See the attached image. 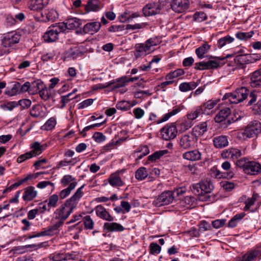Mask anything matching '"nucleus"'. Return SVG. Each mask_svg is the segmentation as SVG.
<instances>
[{
	"mask_svg": "<svg viewBox=\"0 0 261 261\" xmlns=\"http://www.w3.org/2000/svg\"><path fill=\"white\" fill-rule=\"evenodd\" d=\"M84 185L77 189L75 193L67 199L64 203L54 212V218L62 221L64 223L65 221L73 212L74 209L77 206L79 200L83 195L82 189Z\"/></svg>",
	"mask_w": 261,
	"mask_h": 261,
	"instance_id": "f257e3e1",
	"label": "nucleus"
},
{
	"mask_svg": "<svg viewBox=\"0 0 261 261\" xmlns=\"http://www.w3.org/2000/svg\"><path fill=\"white\" fill-rule=\"evenodd\" d=\"M231 114V110L229 108H225L221 110L215 117V121L217 123H223L227 127L231 123L236 122L238 118L235 117H228Z\"/></svg>",
	"mask_w": 261,
	"mask_h": 261,
	"instance_id": "f03ea898",
	"label": "nucleus"
},
{
	"mask_svg": "<svg viewBox=\"0 0 261 261\" xmlns=\"http://www.w3.org/2000/svg\"><path fill=\"white\" fill-rule=\"evenodd\" d=\"M201 190L202 192V195L199 197V200L201 201H209L213 202L214 200V197L211 194V192L214 189L213 185L211 182L208 181H204L200 182Z\"/></svg>",
	"mask_w": 261,
	"mask_h": 261,
	"instance_id": "7ed1b4c3",
	"label": "nucleus"
},
{
	"mask_svg": "<svg viewBox=\"0 0 261 261\" xmlns=\"http://www.w3.org/2000/svg\"><path fill=\"white\" fill-rule=\"evenodd\" d=\"M261 133V123L258 121L250 122L246 127L243 133L247 138H253Z\"/></svg>",
	"mask_w": 261,
	"mask_h": 261,
	"instance_id": "20e7f679",
	"label": "nucleus"
},
{
	"mask_svg": "<svg viewBox=\"0 0 261 261\" xmlns=\"http://www.w3.org/2000/svg\"><path fill=\"white\" fill-rule=\"evenodd\" d=\"M174 199L172 191H165L162 192L156 199L153 203L156 206L168 205L172 203Z\"/></svg>",
	"mask_w": 261,
	"mask_h": 261,
	"instance_id": "39448f33",
	"label": "nucleus"
},
{
	"mask_svg": "<svg viewBox=\"0 0 261 261\" xmlns=\"http://www.w3.org/2000/svg\"><path fill=\"white\" fill-rule=\"evenodd\" d=\"M153 45L150 39L147 40L144 43L137 44L135 47V56L138 58L149 54L151 52V47Z\"/></svg>",
	"mask_w": 261,
	"mask_h": 261,
	"instance_id": "423d86ee",
	"label": "nucleus"
},
{
	"mask_svg": "<svg viewBox=\"0 0 261 261\" xmlns=\"http://www.w3.org/2000/svg\"><path fill=\"white\" fill-rule=\"evenodd\" d=\"M163 139L170 140L176 137L177 135V126L174 123L168 124L161 129Z\"/></svg>",
	"mask_w": 261,
	"mask_h": 261,
	"instance_id": "0eeeda50",
	"label": "nucleus"
},
{
	"mask_svg": "<svg viewBox=\"0 0 261 261\" xmlns=\"http://www.w3.org/2000/svg\"><path fill=\"white\" fill-rule=\"evenodd\" d=\"M21 38V36L17 33L10 32L2 37V45L3 47H8L14 44L18 43Z\"/></svg>",
	"mask_w": 261,
	"mask_h": 261,
	"instance_id": "6e6552de",
	"label": "nucleus"
},
{
	"mask_svg": "<svg viewBox=\"0 0 261 261\" xmlns=\"http://www.w3.org/2000/svg\"><path fill=\"white\" fill-rule=\"evenodd\" d=\"M248 106H253L252 111L254 114H261V99L257 100V95L255 92H251L248 96Z\"/></svg>",
	"mask_w": 261,
	"mask_h": 261,
	"instance_id": "1a4fd4ad",
	"label": "nucleus"
},
{
	"mask_svg": "<svg viewBox=\"0 0 261 261\" xmlns=\"http://www.w3.org/2000/svg\"><path fill=\"white\" fill-rule=\"evenodd\" d=\"M171 9L176 13H182L189 8L188 0H172L170 4Z\"/></svg>",
	"mask_w": 261,
	"mask_h": 261,
	"instance_id": "9d476101",
	"label": "nucleus"
},
{
	"mask_svg": "<svg viewBox=\"0 0 261 261\" xmlns=\"http://www.w3.org/2000/svg\"><path fill=\"white\" fill-rule=\"evenodd\" d=\"M161 7L159 3L152 2L146 5L143 8V13L146 16H152L160 12Z\"/></svg>",
	"mask_w": 261,
	"mask_h": 261,
	"instance_id": "9b49d317",
	"label": "nucleus"
},
{
	"mask_svg": "<svg viewBox=\"0 0 261 261\" xmlns=\"http://www.w3.org/2000/svg\"><path fill=\"white\" fill-rule=\"evenodd\" d=\"M195 141L193 135H184L180 139L179 146L183 149H188L194 145Z\"/></svg>",
	"mask_w": 261,
	"mask_h": 261,
	"instance_id": "f8f14e48",
	"label": "nucleus"
},
{
	"mask_svg": "<svg viewBox=\"0 0 261 261\" xmlns=\"http://www.w3.org/2000/svg\"><path fill=\"white\" fill-rule=\"evenodd\" d=\"M95 210L97 216L100 219L109 222H112L114 220V217L111 216L102 205H97Z\"/></svg>",
	"mask_w": 261,
	"mask_h": 261,
	"instance_id": "ddd939ff",
	"label": "nucleus"
},
{
	"mask_svg": "<svg viewBox=\"0 0 261 261\" xmlns=\"http://www.w3.org/2000/svg\"><path fill=\"white\" fill-rule=\"evenodd\" d=\"M245 173L250 175H256L261 172V165L254 161H250L246 166Z\"/></svg>",
	"mask_w": 261,
	"mask_h": 261,
	"instance_id": "4468645a",
	"label": "nucleus"
},
{
	"mask_svg": "<svg viewBox=\"0 0 261 261\" xmlns=\"http://www.w3.org/2000/svg\"><path fill=\"white\" fill-rule=\"evenodd\" d=\"M250 84L253 88L261 87V70H257L250 75Z\"/></svg>",
	"mask_w": 261,
	"mask_h": 261,
	"instance_id": "2eb2a0df",
	"label": "nucleus"
},
{
	"mask_svg": "<svg viewBox=\"0 0 261 261\" xmlns=\"http://www.w3.org/2000/svg\"><path fill=\"white\" fill-rule=\"evenodd\" d=\"M214 146L216 148H224L228 145V137L226 136H218L213 139Z\"/></svg>",
	"mask_w": 261,
	"mask_h": 261,
	"instance_id": "dca6fc26",
	"label": "nucleus"
},
{
	"mask_svg": "<svg viewBox=\"0 0 261 261\" xmlns=\"http://www.w3.org/2000/svg\"><path fill=\"white\" fill-rule=\"evenodd\" d=\"M63 223L59 220L53 225L49 226L47 229L41 231L40 235L43 236H53L59 232V228L63 225Z\"/></svg>",
	"mask_w": 261,
	"mask_h": 261,
	"instance_id": "f3484780",
	"label": "nucleus"
},
{
	"mask_svg": "<svg viewBox=\"0 0 261 261\" xmlns=\"http://www.w3.org/2000/svg\"><path fill=\"white\" fill-rule=\"evenodd\" d=\"M182 157L189 161H196L201 160V153L198 149H194L185 152Z\"/></svg>",
	"mask_w": 261,
	"mask_h": 261,
	"instance_id": "a211bd4d",
	"label": "nucleus"
},
{
	"mask_svg": "<svg viewBox=\"0 0 261 261\" xmlns=\"http://www.w3.org/2000/svg\"><path fill=\"white\" fill-rule=\"evenodd\" d=\"M101 27V23L99 22H92L86 24L83 27V32L85 33H90L97 32Z\"/></svg>",
	"mask_w": 261,
	"mask_h": 261,
	"instance_id": "6ab92c4d",
	"label": "nucleus"
},
{
	"mask_svg": "<svg viewBox=\"0 0 261 261\" xmlns=\"http://www.w3.org/2000/svg\"><path fill=\"white\" fill-rule=\"evenodd\" d=\"M103 229L107 232H121L124 230V227L116 222H106L103 224Z\"/></svg>",
	"mask_w": 261,
	"mask_h": 261,
	"instance_id": "aec40b11",
	"label": "nucleus"
},
{
	"mask_svg": "<svg viewBox=\"0 0 261 261\" xmlns=\"http://www.w3.org/2000/svg\"><path fill=\"white\" fill-rule=\"evenodd\" d=\"M121 172L120 171H117L116 172L112 173L110 175L108 178L109 184L113 187H121L123 185L119 173Z\"/></svg>",
	"mask_w": 261,
	"mask_h": 261,
	"instance_id": "412c9836",
	"label": "nucleus"
},
{
	"mask_svg": "<svg viewBox=\"0 0 261 261\" xmlns=\"http://www.w3.org/2000/svg\"><path fill=\"white\" fill-rule=\"evenodd\" d=\"M102 6L100 0H88L85 9L86 11H98Z\"/></svg>",
	"mask_w": 261,
	"mask_h": 261,
	"instance_id": "4be33fe9",
	"label": "nucleus"
},
{
	"mask_svg": "<svg viewBox=\"0 0 261 261\" xmlns=\"http://www.w3.org/2000/svg\"><path fill=\"white\" fill-rule=\"evenodd\" d=\"M46 147L47 145L46 144L41 145L38 142H35L31 146L32 150L29 152L31 153V156L33 158L40 154L46 149Z\"/></svg>",
	"mask_w": 261,
	"mask_h": 261,
	"instance_id": "5701e85b",
	"label": "nucleus"
},
{
	"mask_svg": "<svg viewBox=\"0 0 261 261\" xmlns=\"http://www.w3.org/2000/svg\"><path fill=\"white\" fill-rule=\"evenodd\" d=\"M41 15L42 17V21L44 22L49 21H54L59 16L58 12L54 9H48L45 12V16H44L43 13H41Z\"/></svg>",
	"mask_w": 261,
	"mask_h": 261,
	"instance_id": "b1692460",
	"label": "nucleus"
},
{
	"mask_svg": "<svg viewBox=\"0 0 261 261\" xmlns=\"http://www.w3.org/2000/svg\"><path fill=\"white\" fill-rule=\"evenodd\" d=\"M37 196V191L33 186H29L25 188L22 198L24 201H29L33 200Z\"/></svg>",
	"mask_w": 261,
	"mask_h": 261,
	"instance_id": "393cba45",
	"label": "nucleus"
},
{
	"mask_svg": "<svg viewBox=\"0 0 261 261\" xmlns=\"http://www.w3.org/2000/svg\"><path fill=\"white\" fill-rule=\"evenodd\" d=\"M207 130V124L206 122H203L194 126L193 128V133L197 136L203 135Z\"/></svg>",
	"mask_w": 261,
	"mask_h": 261,
	"instance_id": "a878e982",
	"label": "nucleus"
},
{
	"mask_svg": "<svg viewBox=\"0 0 261 261\" xmlns=\"http://www.w3.org/2000/svg\"><path fill=\"white\" fill-rule=\"evenodd\" d=\"M66 23L68 29H73L80 28L82 24V20L76 17H72L67 19Z\"/></svg>",
	"mask_w": 261,
	"mask_h": 261,
	"instance_id": "bb28decb",
	"label": "nucleus"
},
{
	"mask_svg": "<svg viewBox=\"0 0 261 261\" xmlns=\"http://www.w3.org/2000/svg\"><path fill=\"white\" fill-rule=\"evenodd\" d=\"M43 39L46 42H53L58 39V35L56 31L50 29L44 33Z\"/></svg>",
	"mask_w": 261,
	"mask_h": 261,
	"instance_id": "cd10ccee",
	"label": "nucleus"
},
{
	"mask_svg": "<svg viewBox=\"0 0 261 261\" xmlns=\"http://www.w3.org/2000/svg\"><path fill=\"white\" fill-rule=\"evenodd\" d=\"M211 46L206 42H204L201 46L196 49L195 53L199 59H203L204 55L208 52Z\"/></svg>",
	"mask_w": 261,
	"mask_h": 261,
	"instance_id": "c85d7f7f",
	"label": "nucleus"
},
{
	"mask_svg": "<svg viewBox=\"0 0 261 261\" xmlns=\"http://www.w3.org/2000/svg\"><path fill=\"white\" fill-rule=\"evenodd\" d=\"M19 87L20 83L19 82H15L11 87L7 88L5 93L10 96L16 95L17 94L20 93L19 90Z\"/></svg>",
	"mask_w": 261,
	"mask_h": 261,
	"instance_id": "c756f323",
	"label": "nucleus"
},
{
	"mask_svg": "<svg viewBox=\"0 0 261 261\" xmlns=\"http://www.w3.org/2000/svg\"><path fill=\"white\" fill-rule=\"evenodd\" d=\"M219 101V99L210 100L200 107L202 108V110L203 111L204 114H208L209 112L207 110H210L214 108Z\"/></svg>",
	"mask_w": 261,
	"mask_h": 261,
	"instance_id": "7c9ffc66",
	"label": "nucleus"
},
{
	"mask_svg": "<svg viewBox=\"0 0 261 261\" xmlns=\"http://www.w3.org/2000/svg\"><path fill=\"white\" fill-rule=\"evenodd\" d=\"M235 92L238 95L239 102H241L247 98L249 90L246 87H242L237 89Z\"/></svg>",
	"mask_w": 261,
	"mask_h": 261,
	"instance_id": "2f4dec72",
	"label": "nucleus"
},
{
	"mask_svg": "<svg viewBox=\"0 0 261 261\" xmlns=\"http://www.w3.org/2000/svg\"><path fill=\"white\" fill-rule=\"evenodd\" d=\"M223 100H226V102H229L230 103H238L239 100L238 99V95L236 92L233 93H226L223 97Z\"/></svg>",
	"mask_w": 261,
	"mask_h": 261,
	"instance_id": "473e14b6",
	"label": "nucleus"
},
{
	"mask_svg": "<svg viewBox=\"0 0 261 261\" xmlns=\"http://www.w3.org/2000/svg\"><path fill=\"white\" fill-rule=\"evenodd\" d=\"M126 83L125 81V79L124 76H123L121 79H119L116 83L110 82L108 83H107L106 85L101 86V88H105L109 87L112 84H114L112 87V88L113 89H115L124 86L126 85Z\"/></svg>",
	"mask_w": 261,
	"mask_h": 261,
	"instance_id": "72a5a7b5",
	"label": "nucleus"
},
{
	"mask_svg": "<svg viewBox=\"0 0 261 261\" xmlns=\"http://www.w3.org/2000/svg\"><path fill=\"white\" fill-rule=\"evenodd\" d=\"M42 1V0H35L32 1L29 6V9L34 11H40L46 5V4H43Z\"/></svg>",
	"mask_w": 261,
	"mask_h": 261,
	"instance_id": "f704fd0d",
	"label": "nucleus"
},
{
	"mask_svg": "<svg viewBox=\"0 0 261 261\" xmlns=\"http://www.w3.org/2000/svg\"><path fill=\"white\" fill-rule=\"evenodd\" d=\"M202 108L200 106L197 107L195 110L192 111L190 113L187 115L188 120L192 122V120L196 119L199 116L204 114Z\"/></svg>",
	"mask_w": 261,
	"mask_h": 261,
	"instance_id": "c9c22d12",
	"label": "nucleus"
},
{
	"mask_svg": "<svg viewBox=\"0 0 261 261\" xmlns=\"http://www.w3.org/2000/svg\"><path fill=\"white\" fill-rule=\"evenodd\" d=\"M75 184V187L77 185V182L76 181V179L75 178L72 177V176L70 175H64L61 180V184L62 185L63 187H66L68 185H71V184Z\"/></svg>",
	"mask_w": 261,
	"mask_h": 261,
	"instance_id": "e433bc0d",
	"label": "nucleus"
},
{
	"mask_svg": "<svg viewBox=\"0 0 261 261\" xmlns=\"http://www.w3.org/2000/svg\"><path fill=\"white\" fill-rule=\"evenodd\" d=\"M167 150H162L154 152L152 154L148 156V160L152 162L156 161L157 160L160 159L164 154L168 153Z\"/></svg>",
	"mask_w": 261,
	"mask_h": 261,
	"instance_id": "4c0bfd02",
	"label": "nucleus"
},
{
	"mask_svg": "<svg viewBox=\"0 0 261 261\" xmlns=\"http://www.w3.org/2000/svg\"><path fill=\"white\" fill-rule=\"evenodd\" d=\"M148 176L146 168L143 167H140L136 172L135 177L139 180L145 179Z\"/></svg>",
	"mask_w": 261,
	"mask_h": 261,
	"instance_id": "58836bf2",
	"label": "nucleus"
},
{
	"mask_svg": "<svg viewBox=\"0 0 261 261\" xmlns=\"http://www.w3.org/2000/svg\"><path fill=\"white\" fill-rule=\"evenodd\" d=\"M259 197V195L257 193H254L250 198H248L247 200L245 202V206L244 208L245 211L249 210L250 207L253 205L255 202L257 200Z\"/></svg>",
	"mask_w": 261,
	"mask_h": 261,
	"instance_id": "ea45409f",
	"label": "nucleus"
},
{
	"mask_svg": "<svg viewBox=\"0 0 261 261\" xmlns=\"http://www.w3.org/2000/svg\"><path fill=\"white\" fill-rule=\"evenodd\" d=\"M81 54V51L77 47L71 48L66 52V57L69 59H74Z\"/></svg>",
	"mask_w": 261,
	"mask_h": 261,
	"instance_id": "a19ab883",
	"label": "nucleus"
},
{
	"mask_svg": "<svg viewBox=\"0 0 261 261\" xmlns=\"http://www.w3.org/2000/svg\"><path fill=\"white\" fill-rule=\"evenodd\" d=\"M234 38L230 36H226L219 39L217 42V45L219 48H222L226 44H229L232 42Z\"/></svg>",
	"mask_w": 261,
	"mask_h": 261,
	"instance_id": "79ce46f5",
	"label": "nucleus"
},
{
	"mask_svg": "<svg viewBox=\"0 0 261 261\" xmlns=\"http://www.w3.org/2000/svg\"><path fill=\"white\" fill-rule=\"evenodd\" d=\"M74 188L75 184L72 183L71 185H69V186L67 188L62 190L60 192L59 196L61 199L65 198L70 194L71 191L73 190Z\"/></svg>",
	"mask_w": 261,
	"mask_h": 261,
	"instance_id": "37998d69",
	"label": "nucleus"
},
{
	"mask_svg": "<svg viewBox=\"0 0 261 261\" xmlns=\"http://www.w3.org/2000/svg\"><path fill=\"white\" fill-rule=\"evenodd\" d=\"M185 71L182 69H178L167 74L165 78L167 80H172L174 78L183 75Z\"/></svg>",
	"mask_w": 261,
	"mask_h": 261,
	"instance_id": "c03bdc74",
	"label": "nucleus"
},
{
	"mask_svg": "<svg viewBox=\"0 0 261 261\" xmlns=\"http://www.w3.org/2000/svg\"><path fill=\"white\" fill-rule=\"evenodd\" d=\"M180 110V109L178 108L173 109L171 112L165 114L162 119L158 121V123H162L167 121L171 116L176 115L177 113L179 112Z\"/></svg>",
	"mask_w": 261,
	"mask_h": 261,
	"instance_id": "a18cd8bd",
	"label": "nucleus"
},
{
	"mask_svg": "<svg viewBox=\"0 0 261 261\" xmlns=\"http://www.w3.org/2000/svg\"><path fill=\"white\" fill-rule=\"evenodd\" d=\"M59 200V196L57 194H54L49 196L47 200L48 207L50 208H55L57 206V203Z\"/></svg>",
	"mask_w": 261,
	"mask_h": 261,
	"instance_id": "49530a36",
	"label": "nucleus"
},
{
	"mask_svg": "<svg viewBox=\"0 0 261 261\" xmlns=\"http://www.w3.org/2000/svg\"><path fill=\"white\" fill-rule=\"evenodd\" d=\"M41 108L38 105L33 106L30 110V115L34 118H37L41 115Z\"/></svg>",
	"mask_w": 261,
	"mask_h": 261,
	"instance_id": "de8ad7c7",
	"label": "nucleus"
},
{
	"mask_svg": "<svg viewBox=\"0 0 261 261\" xmlns=\"http://www.w3.org/2000/svg\"><path fill=\"white\" fill-rule=\"evenodd\" d=\"M254 34V32L253 31H251L249 32H238L236 34V37L240 40H247L248 39L250 38L253 34Z\"/></svg>",
	"mask_w": 261,
	"mask_h": 261,
	"instance_id": "09e8293b",
	"label": "nucleus"
},
{
	"mask_svg": "<svg viewBox=\"0 0 261 261\" xmlns=\"http://www.w3.org/2000/svg\"><path fill=\"white\" fill-rule=\"evenodd\" d=\"M84 223L86 229L90 230L93 229L94 222L90 216L88 215L84 217Z\"/></svg>",
	"mask_w": 261,
	"mask_h": 261,
	"instance_id": "8fccbe9b",
	"label": "nucleus"
},
{
	"mask_svg": "<svg viewBox=\"0 0 261 261\" xmlns=\"http://www.w3.org/2000/svg\"><path fill=\"white\" fill-rule=\"evenodd\" d=\"M149 250L151 254H159L161 251V247L156 243L152 242L149 245Z\"/></svg>",
	"mask_w": 261,
	"mask_h": 261,
	"instance_id": "3c124183",
	"label": "nucleus"
},
{
	"mask_svg": "<svg viewBox=\"0 0 261 261\" xmlns=\"http://www.w3.org/2000/svg\"><path fill=\"white\" fill-rule=\"evenodd\" d=\"M31 86L32 88L34 89L36 92H39L40 90H42V89H44L45 87L43 83L39 80L33 82L32 83Z\"/></svg>",
	"mask_w": 261,
	"mask_h": 261,
	"instance_id": "603ef678",
	"label": "nucleus"
},
{
	"mask_svg": "<svg viewBox=\"0 0 261 261\" xmlns=\"http://www.w3.org/2000/svg\"><path fill=\"white\" fill-rule=\"evenodd\" d=\"M220 60H210L207 62L208 70L217 69L220 66Z\"/></svg>",
	"mask_w": 261,
	"mask_h": 261,
	"instance_id": "864d4df0",
	"label": "nucleus"
},
{
	"mask_svg": "<svg viewBox=\"0 0 261 261\" xmlns=\"http://www.w3.org/2000/svg\"><path fill=\"white\" fill-rule=\"evenodd\" d=\"M191 190H192V192L194 193L195 195L198 196V199L199 200V197L201 195H202V192L201 190V186H200V182L198 184H193L191 187Z\"/></svg>",
	"mask_w": 261,
	"mask_h": 261,
	"instance_id": "5fc2aeb1",
	"label": "nucleus"
},
{
	"mask_svg": "<svg viewBox=\"0 0 261 261\" xmlns=\"http://www.w3.org/2000/svg\"><path fill=\"white\" fill-rule=\"evenodd\" d=\"M149 152V150L146 146H144L142 147L141 150L136 151L137 158V160H141L143 156L146 155Z\"/></svg>",
	"mask_w": 261,
	"mask_h": 261,
	"instance_id": "6e6d98bb",
	"label": "nucleus"
},
{
	"mask_svg": "<svg viewBox=\"0 0 261 261\" xmlns=\"http://www.w3.org/2000/svg\"><path fill=\"white\" fill-rule=\"evenodd\" d=\"M56 124V121L54 118H49L44 124V129L46 130H51Z\"/></svg>",
	"mask_w": 261,
	"mask_h": 261,
	"instance_id": "4d7b16f0",
	"label": "nucleus"
},
{
	"mask_svg": "<svg viewBox=\"0 0 261 261\" xmlns=\"http://www.w3.org/2000/svg\"><path fill=\"white\" fill-rule=\"evenodd\" d=\"M39 93L41 98L44 100H48L50 96V91L46 87L40 90Z\"/></svg>",
	"mask_w": 261,
	"mask_h": 261,
	"instance_id": "13d9d810",
	"label": "nucleus"
},
{
	"mask_svg": "<svg viewBox=\"0 0 261 261\" xmlns=\"http://www.w3.org/2000/svg\"><path fill=\"white\" fill-rule=\"evenodd\" d=\"M179 127V131L185 132L190 128L192 126V122L189 121H184L177 124Z\"/></svg>",
	"mask_w": 261,
	"mask_h": 261,
	"instance_id": "bf43d9fd",
	"label": "nucleus"
},
{
	"mask_svg": "<svg viewBox=\"0 0 261 261\" xmlns=\"http://www.w3.org/2000/svg\"><path fill=\"white\" fill-rule=\"evenodd\" d=\"M194 18L197 22H202L207 19V16L203 12H197L194 15Z\"/></svg>",
	"mask_w": 261,
	"mask_h": 261,
	"instance_id": "052dcab7",
	"label": "nucleus"
},
{
	"mask_svg": "<svg viewBox=\"0 0 261 261\" xmlns=\"http://www.w3.org/2000/svg\"><path fill=\"white\" fill-rule=\"evenodd\" d=\"M230 151L231 152V159L232 160H236L242 155L241 150L238 148H230Z\"/></svg>",
	"mask_w": 261,
	"mask_h": 261,
	"instance_id": "680f3d73",
	"label": "nucleus"
},
{
	"mask_svg": "<svg viewBox=\"0 0 261 261\" xmlns=\"http://www.w3.org/2000/svg\"><path fill=\"white\" fill-rule=\"evenodd\" d=\"M72 95V93H68L66 95H63L61 96V102L62 103V106L61 108H63L66 106V104L70 100L75 98L76 97H73L70 98V97Z\"/></svg>",
	"mask_w": 261,
	"mask_h": 261,
	"instance_id": "e2e57ef3",
	"label": "nucleus"
},
{
	"mask_svg": "<svg viewBox=\"0 0 261 261\" xmlns=\"http://www.w3.org/2000/svg\"><path fill=\"white\" fill-rule=\"evenodd\" d=\"M116 108L118 110L127 111L129 110L130 107L128 102L124 100L118 102L116 105Z\"/></svg>",
	"mask_w": 261,
	"mask_h": 261,
	"instance_id": "0e129e2a",
	"label": "nucleus"
},
{
	"mask_svg": "<svg viewBox=\"0 0 261 261\" xmlns=\"http://www.w3.org/2000/svg\"><path fill=\"white\" fill-rule=\"evenodd\" d=\"M250 161H248V159L244 158L241 159L239 160H238L236 162V165L241 168H242L245 171V169L246 168V166L248 165V163H249Z\"/></svg>",
	"mask_w": 261,
	"mask_h": 261,
	"instance_id": "69168bd1",
	"label": "nucleus"
},
{
	"mask_svg": "<svg viewBox=\"0 0 261 261\" xmlns=\"http://www.w3.org/2000/svg\"><path fill=\"white\" fill-rule=\"evenodd\" d=\"M92 138L97 143H101L106 140V136L100 132H95Z\"/></svg>",
	"mask_w": 261,
	"mask_h": 261,
	"instance_id": "338daca9",
	"label": "nucleus"
},
{
	"mask_svg": "<svg viewBox=\"0 0 261 261\" xmlns=\"http://www.w3.org/2000/svg\"><path fill=\"white\" fill-rule=\"evenodd\" d=\"M17 102L23 109L29 108L32 104L31 100L29 99H22Z\"/></svg>",
	"mask_w": 261,
	"mask_h": 261,
	"instance_id": "774afa93",
	"label": "nucleus"
}]
</instances>
